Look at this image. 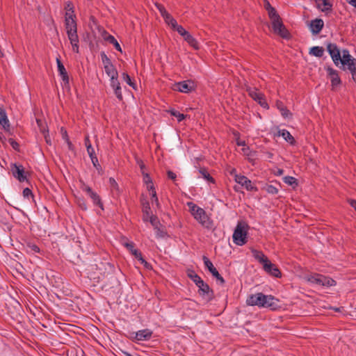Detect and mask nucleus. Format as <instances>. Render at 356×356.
<instances>
[{"mask_svg":"<svg viewBox=\"0 0 356 356\" xmlns=\"http://www.w3.org/2000/svg\"><path fill=\"white\" fill-rule=\"evenodd\" d=\"M277 107L280 110L281 115L284 118H288L291 116V113L283 105L282 102L277 103Z\"/></svg>","mask_w":356,"mask_h":356,"instance_id":"nucleus-31","label":"nucleus"},{"mask_svg":"<svg viewBox=\"0 0 356 356\" xmlns=\"http://www.w3.org/2000/svg\"><path fill=\"white\" fill-rule=\"evenodd\" d=\"M202 259H203L205 267L209 270V271L212 274V275L217 280V281L219 282V283L220 284H223L225 283V280L220 275V274L218 273L217 269L214 267L212 262L206 256H204Z\"/></svg>","mask_w":356,"mask_h":356,"instance_id":"nucleus-10","label":"nucleus"},{"mask_svg":"<svg viewBox=\"0 0 356 356\" xmlns=\"http://www.w3.org/2000/svg\"><path fill=\"white\" fill-rule=\"evenodd\" d=\"M90 159H91V161H92L94 167H95L96 168H98V167L100 166L97 156H93V158H92Z\"/></svg>","mask_w":356,"mask_h":356,"instance_id":"nucleus-57","label":"nucleus"},{"mask_svg":"<svg viewBox=\"0 0 356 356\" xmlns=\"http://www.w3.org/2000/svg\"><path fill=\"white\" fill-rule=\"evenodd\" d=\"M101 35H102V38H103L105 41H106V42H109V43H111L112 41L113 42V40L115 39V38H114L113 35H111V34H109V33H108L106 31H105V30H103V31L101 32Z\"/></svg>","mask_w":356,"mask_h":356,"instance_id":"nucleus-42","label":"nucleus"},{"mask_svg":"<svg viewBox=\"0 0 356 356\" xmlns=\"http://www.w3.org/2000/svg\"><path fill=\"white\" fill-rule=\"evenodd\" d=\"M268 14L271 21L280 17L274 8L271 10H268Z\"/></svg>","mask_w":356,"mask_h":356,"instance_id":"nucleus-46","label":"nucleus"},{"mask_svg":"<svg viewBox=\"0 0 356 356\" xmlns=\"http://www.w3.org/2000/svg\"><path fill=\"white\" fill-rule=\"evenodd\" d=\"M163 18L165 22L168 25L170 26L172 29H173L175 26H177V22L176 19L170 13H168Z\"/></svg>","mask_w":356,"mask_h":356,"instance_id":"nucleus-34","label":"nucleus"},{"mask_svg":"<svg viewBox=\"0 0 356 356\" xmlns=\"http://www.w3.org/2000/svg\"><path fill=\"white\" fill-rule=\"evenodd\" d=\"M234 179L236 183L244 187L248 191H257V188L252 184L251 180L244 175H236Z\"/></svg>","mask_w":356,"mask_h":356,"instance_id":"nucleus-9","label":"nucleus"},{"mask_svg":"<svg viewBox=\"0 0 356 356\" xmlns=\"http://www.w3.org/2000/svg\"><path fill=\"white\" fill-rule=\"evenodd\" d=\"M272 23V27L273 29V31L281 35L282 38H286L288 35V32L286 29H285L282 22L281 21L280 17L278 19H276L275 20L271 21Z\"/></svg>","mask_w":356,"mask_h":356,"instance_id":"nucleus-14","label":"nucleus"},{"mask_svg":"<svg viewBox=\"0 0 356 356\" xmlns=\"http://www.w3.org/2000/svg\"><path fill=\"white\" fill-rule=\"evenodd\" d=\"M352 61H356V59L351 56L348 49H343L342 57L341 56V61H339V64L347 65L348 63H352Z\"/></svg>","mask_w":356,"mask_h":356,"instance_id":"nucleus-26","label":"nucleus"},{"mask_svg":"<svg viewBox=\"0 0 356 356\" xmlns=\"http://www.w3.org/2000/svg\"><path fill=\"white\" fill-rule=\"evenodd\" d=\"M109 187L113 194L118 195L120 193V188L115 179L110 177L108 179Z\"/></svg>","mask_w":356,"mask_h":356,"instance_id":"nucleus-30","label":"nucleus"},{"mask_svg":"<svg viewBox=\"0 0 356 356\" xmlns=\"http://www.w3.org/2000/svg\"><path fill=\"white\" fill-rule=\"evenodd\" d=\"M277 136H282L286 142L291 145H294L296 143L293 136L286 129H280Z\"/></svg>","mask_w":356,"mask_h":356,"instance_id":"nucleus-25","label":"nucleus"},{"mask_svg":"<svg viewBox=\"0 0 356 356\" xmlns=\"http://www.w3.org/2000/svg\"><path fill=\"white\" fill-rule=\"evenodd\" d=\"M172 29L177 31V33L183 38L188 33L182 26L179 25L178 24H177V26H175Z\"/></svg>","mask_w":356,"mask_h":356,"instance_id":"nucleus-45","label":"nucleus"},{"mask_svg":"<svg viewBox=\"0 0 356 356\" xmlns=\"http://www.w3.org/2000/svg\"><path fill=\"white\" fill-rule=\"evenodd\" d=\"M324 49L322 47H313L310 49L309 54L316 56L321 58L323 56Z\"/></svg>","mask_w":356,"mask_h":356,"instance_id":"nucleus-32","label":"nucleus"},{"mask_svg":"<svg viewBox=\"0 0 356 356\" xmlns=\"http://www.w3.org/2000/svg\"><path fill=\"white\" fill-rule=\"evenodd\" d=\"M146 187H147V189L150 192H153V191H155V188H154V184H153V181L151 182V184L148 183V184H146Z\"/></svg>","mask_w":356,"mask_h":356,"instance_id":"nucleus-56","label":"nucleus"},{"mask_svg":"<svg viewBox=\"0 0 356 356\" xmlns=\"http://www.w3.org/2000/svg\"><path fill=\"white\" fill-rule=\"evenodd\" d=\"M149 221L150 222L151 225L154 227V229H155L156 236L158 238H163L165 236V233L159 227L160 222L158 220L157 217L152 216L151 217V220Z\"/></svg>","mask_w":356,"mask_h":356,"instance_id":"nucleus-22","label":"nucleus"},{"mask_svg":"<svg viewBox=\"0 0 356 356\" xmlns=\"http://www.w3.org/2000/svg\"><path fill=\"white\" fill-rule=\"evenodd\" d=\"M350 204L351 205L352 207H353L355 211H356V200H351L350 201Z\"/></svg>","mask_w":356,"mask_h":356,"instance_id":"nucleus-63","label":"nucleus"},{"mask_svg":"<svg viewBox=\"0 0 356 356\" xmlns=\"http://www.w3.org/2000/svg\"><path fill=\"white\" fill-rule=\"evenodd\" d=\"M348 3L353 7L356 8V0H349Z\"/></svg>","mask_w":356,"mask_h":356,"instance_id":"nucleus-64","label":"nucleus"},{"mask_svg":"<svg viewBox=\"0 0 356 356\" xmlns=\"http://www.w3.org/2000/svg\"><path fill=\"white\" fill-rule=\"evenodd\" d=\"M100 56H101L102 63L104 65V67L113 65L112 63L111 59L107 56V55L105 54V52H104V51L101 52Z\"/></svg>","mask_w":356,"mask_h":356,"instance_id":"nucleus-38","label":"nucleus"},{"mask_svg":"<svg viewBox=\"0 0 356 356\" xmlns=\"http://www.w3.org/2000/svg\"><path fill=\"white\" fill-rule=\"evenodd\" d=\"M252 253L254 258L262 265L268 260V257L261 251L252 249Z\"/></svg>","mask_w":356,"mask_h":356,"instance_id":"nucleus-27","label":"nucleus"},{"mask_svg":"<svg viewBox=\"0 0 356 356\" xmlns=\"http://www.w3.org/2000/svg\"><path fill=\"white\" fill-rule=\"evenodd\" d=\"M236 144L238 146H243V147L245 146V142L244 140H237Z\"/></svg>","mask_w":356,"mask_h":356,"instance_id":"nucleus-62","label":"nucleus"},{"mask_svg":"<svg viewBox=\"0 0 356 356\" xmlns=\"http://www.w3.org/2000/svg\"><path fill=\"white\" fill-rule=\"evenodd\" d=\"M174 90L184 93H188L194 90V83L189 80L180 81L175 84Z\"/></svg>","mask_w":356,"mask_h":356,"instance_id":"nucleus-12","label":"nucleus"},{"mask_svg":"<svg viewBox=\"0 0 356 356\" xmlns=\"http://www.w3.org/2000/svg\"><path fill=\"white\" fill-rule=\"evenodd\" d=\"M284 182L289 186L297 185V179L291 176H286L283 178Z\"/></svg>","mask_w":356,"mask_h":356,"instance_id":"nucleus-44","label":"nucleus"},{"mask_svg":"<svg viewBox=\"0 0 356 356\" xmlns=\"http://www.w3.org/2000/svg\"><path fill=\"white\" fill-rule=\"evenodd\" d=\"M104 68L106 74L110 77V80L118 78V72L113 65Z\"/></svg>","mask_w":356,"mask_h":356,"instance_id":"nucleus-29","label":"nucleus"},{"mask_svg":"<svg viewBox=\"0 0 356 356\" xmlns=\"http://www.w3.org/2000/svg\"><path fill=\"white\" fill-rule=\"evenodd\" d=\"M264 188L268 193L271 195H275L278 193V189L275 186L270 184H266Z\"/></svg>","mask_w":356,"mask_h":356,"instance_id":"nucleus-41","label":"nucleus"},{"mask_svg":"<svg viewBox=\"0 0 356 356\" xmlns=\"http://www.w3.org/2000/svg\"><path fill=\"white\" fill-rule=\"evenodd\" d=\"M248 232L246 225L238 222L233 233V242L239 246H242L247 243Z\"/></svg>","mask_w":356,"mask_h":356,"instance_id":"nucleus-4","label":"nucleus"},{"mask_svg":"<svg viewBox=\"0 0 356 356\" xmlns=\"http://www.w3.org/2000/svg\"><path fill=\"white\" fill-rule=\"evenodd\" d=\"M0 125L2 126L5 131H10V124L9 120L6 111L2 107H0Z\"/></svg>","mask_w":356,"mask_h":356,"instance_id":"nucleus-21","label":"nucleus"},{"mask_svg":"<svg viewBox=\"0 0 356 356\" xmlns=\"http://www.w3.org/2000/svg\"><path fill=\"white\" fill-rule=\"evenodd\" d=\"M66 143L67 145V147L70 150H74V145L73 144L71 143V141L70 140L69 138H67V141H66Z\"/></svg>","mask_w":356,"mask_h":356,"instance_id":"nucleus-59","label":"nucleus"},{"mask_svg":"<svg viewBox=\"0 0 356 356\" xmlns=\"http://www.w3.org/2000/svg\"><path fill=\"white\" fill-rule=\"evenodd\" d=\"M264 7L267 11L273 8L268 1L265 3Z\"/></svg>","mask_w":356,"mask_h":356,"instance_id":"nucleus-61","label":"nucleus"},{"mask_svg":"<svg viewBox=\"0 0 356 356\" xmlns=\"http://www.w3.org/2000/svg\"><path fill=\"white\" fill-rule=\"evenodd\" d=\"M326 72L330 79L332 90H334L341 83V81L339 76L338 72L331 67H326Z\"/></svg>","mask_w":356,"mask_h":356,"instance_id":"nucleus-13","label":"nucleus"},{"mask_svg":"<svg viewBox=\"0 0 356 356\" xmlns=\"http://www.w3.org/2000/svg\"><path fill=\"white\" fill-rule=\"evenodd\" d=\"M199 173L207 182L213 184L215 182L214 179L209 175L205 168H200L199 170Z\"/></svg>","mask_w":356,"mask_h":356,"instance_id":"nucleus-33","label":"nucleus"},{"mask_svg":"<svg viewBox=\"0 0 356 356\" xmlns=\"http://www.w3.org/2000/svg\"><path fill=\"white\" fill-rule=\"evenodd\" d=\"M172 116L177 118L178 122H181L184 120L186 115L183 113H180L179 111L172 109L168 111Z\"/></svg>","mask_w":356,"mask_h":356,"instance_id":"nucleus-39","label":"nucleus"},{"mask_svg":"<svg viewBox=\"0 0 356 356\" xmlns=\"http://www.w3.org/2000/svg\"><path fill=\"white\" fill-rule=\"evenodd\" d=\"M81 188L90 197L95 206L99 207L102 210L104 209V204L100 196L95 191H94L91 187L85 183H82Z\"/></svg>","mask_w":356,"mask_h":356,"instance_id":"nucleus-6","label":"nucleus"},{"mask_svg":"<svg viewBox=\"0 0 356 356\" xmlns=\"http://www.w3.org/2000/svg\"><path fill=\"white\" fill-rule=\"evenodd\" d=\"M85 145L86 148H88V145H92L88 136L85 137Z\"/></svg>","mask_w":356,"mask_h":356,"instance_id":"nucleus-60","label":"nucleus"},{"mask_svg":"<svg viewBox=\"0 0 356 356\" xmlns=\"http://www.w3.org/2000/svg\"><path fill=\"white\" fill-rule=\"evenodd\" d=\"M188 276L195 282L196 285H197L202 280V279L193 270L188 272Z\"/></svg>","mask_w":356,"mask_h":356,"instance_id":"nucleus-40","label":"nucleus"},{"mask_svg":"<svg viewBox=\"0 0 356 356\" xmlns=\"http://www.w3.org/2000/svg\"><path fill=\"white\" fill-rule=\"evenodd\" d=\"M315 1L317 3L318 7L323 11L327 10L331 8L332 6L329 3L327 0H315Z\"/></svg>","mask_w":356,"mask_h":356,"instance_id":"nucleus-35","label":"nucleus"},{"mask_svg":"<svg viewBox=\"0 0 356 356\" xmlns=\"http://www.w3.org/2000/svg\"><path fill=\"white\" fill-rule=\"evenodd\" d=\"M136 163L139 165L140 168L141 173L143 174V171H145V165L144 164L143 161L141 159H137Z\"/></svg>","mask_w":356,"mask_h":356,"instance_id":"nucleus-54","label":"nucleus"},{"mask_svg":"<svg viewBox=\"0 0 356 356\" xmlns=\"http://www.w3.org/2000/svg\"><path fill=\"white\" fill-rule=\"evenodd\" d=\"M110 85L112 88L114 90L115 95L117 98L120 100L122 99V94L121 90L120 83L118 81V78H115V79L110 80Z\"/></svg>","mask_w":356,"mask_h":356,"instance_id":"nucleus-23","label":"nucleus"},{"mask_svg":"<svg viewBox=\"0 0 356 356\" xmlns=\"http://www.w3.org/2000/svg\"><path fill=\"white\" fill-rule=\"evenodd\" d=\"M23 195L24 197L29 198L30 197H33V193L29 188H26L23 190Z\"/></svg>","mask_w":356,"mask_h":356,"instance_id":"nucleus-51","label":"nucleus"},{"mask_svg":"<svg viewBox=\"0 0 356 356\" xmlns=\"http://www.w3.org/2000/svg\"><path fill=\"white\" fill-rule=\"evenodd\" d=\"M152 331L149 329H143L135 332L134 339L136 341H147L152 336Z\"/></svg>","mask_w":356,"mask_h":356,"instance_id":"nucleus-18","label":"nucleus"},{"mask_svg":"<svg viewBox=\"0 0 356 356\" xmlns=\"http://www.w3.org/2000/svg\"><path fill=\"white\" fill-rule=\"evenodd\" d=\"M10 171L13 176L19 182H24L27 180V177L22 165L11 163Z\"/></svg>","mask_w":356,"mask_h":356,"instance_id":"nucleus-8","label":"nucleus"},{"mask_svg":"<svg viewBox=\"0 0 356 356\" xmlns=\"http://www.w3.org/2000/svg\"><path fill=\"white\" fill-rule=\"evenodd\" d=\"M275 298L270 295H265L262 293H257L250 295L246 300L250 306H258L259 307L275 309Z\"/></svg>","mask_w":356,"mask_h":356,"instance_id":"nucleus-2","label":"nucleus"},{"mask_svg":"<svg viewBox=\"0 0 356 356\" xmlns=\"http://www.w3.org/2000/svg\"><path fill=\"white\" fill-rule=\"evenodd\" d=\"M26 252L29 253H38L40 252V248L32 243H28L26 246Z\"/></svg>","mask_w":356,"mask_h":356,"instance_id":"nucleus-37","label":"nucleus"},{"mask_svg":"<svg viewBox=\"0 0 356 356\" xmlns=\"http://www.w3.org/2000/svg\"><path fill=\"white\" fill-rule=\"evenodd\" d=\"M327 49L334 65L338 66L339 61H341V53L337 45L333 43H329L327 46Z\"/></svg>","mask_w":356,"mask_h":356,"instance_id":"nucleus-11","label":"nucleus"},{"mask_svg":"<svg viewBox=\"0 0 356 356\" xmlns=\"http://www.w3.org/2000/svg\"><path fill=\"white\" fill-rule=\"evenodd\" d=\"M155 6L159 10L162 17H163L165 15H166L168 13L163 5L156 3Z\"/></svg>","mask_w":356,"mask_h":356,"instance_id":"nucleus-47","label":"nucleus"},{"mask_svg":"<svg viewBox=\"0 0 356 356\" xmlns=\"http://www.w3.org/2000/svg\"><path fill=\"white\" fill-rule=\"evenodd\" d=\"M143 181L144 182L145 184H151V182L152 181V179L151 178V177L149 176V175L145 171H143Z\"/></svg>","mask_w":356,"mask_h":356,"instance_id":"nucleus-48","label":"nucleus"},{"mask_svg":"<svg viewBox=\"0 0 356 356\" xmlns=\"http://www.w3.org/2000/svg\"><path fill=\"white\" fill-rule=\"evenodd\" d=\"M124 81L133 88H136V84L132 81L130 76L127 73H122V74Z\"/></svg>","mask_w":356,"mask_h":356,"instance_id":"nucleus-43","label":"nucleus"},{"mask_svg":"<svg viewBox=\"0 0 356 356\" xmlns=\"http://www.w3.org/2000/svg\"><path fill=\"white\" fill-rule=\"evenodd\" d=\"M64 26L72 51L78 54L79 52V38L77 33V23L74 10L65 11Z\"/></svg>","mask_w":356,"mask_h":356,"instance_id":"nucleus-1","label":"nucleus"},{"mask_svg":"<svg viewBox=\"0 0 356 356\" xmlns=\"http://www.w3.org/2000/svg\"><path fill=\"white\" fill-rule=\"evenodd\" d=\"M143 220L145 222L150 220L151 217L155 216L154 215L152 214L151 208L148 202L143 203Z\"/></svg>","mask_w":356,"mask_h":356,"instance_id":"nucleus-24","label":"nucleus"},{"mask_svg":"<svg viewBox=\"0 0 356 356\" xmlns=\"http://www.w3.org/2000/svg\"><path fill=\"white\" fill-rule=\"evenodd\" d=\"M199 289V293L202 296H207L209 298H210L212 295L213 292L210 289L209 286L205 283L203 280L197 284L196 285Z\"/></svg>","mask_w":356,"mask_h":356,"instance_id":"nucleus-20","label":"nucleus"},{"mask_svg":"<svg viewBox=\"0 0 356 356\" xmlns=\"http://www.w3.org/2000/svg\"><path fill=\"white\" fill-rule=\"evenodd\" d=\"M87 152L90 156V159L93 158V156H97L95 149L92 147V145H88V148H86Z\"/></svg>","mask_w":356,"mask_h":356,"instance_id":"nucleus-50","label":"nucleus"},{"mask_svg":"<svg viewBox=\"0 0 356 356\" xmlns=\"http://www.w3.org/2000/svg\"><path fill=\"white\" fill-rule=\"evenodd\" d=\"M263 268L266 273L275 277H281V272L276 265L271 263L268 259L266 263L263 264Z\"/></svg>","mask_w":356,"mask_h":356,"instance_id":"nucleus-15","label":"nucleus"},{"mask_svg":"<svg viewBox=\"0 0 356 356\" xmlns=\"http://www.w3.org/2000/svg\"><path fill=\"white\" fill-rule=\"evenodd\" d=\"M167 174H168V177L170 179L175 180L176 177H177V175H176V174L175 172H173L171 170H169V171H168Z\"/></svg>","mask_w":356,"mask_h":356,"instance_id":"nucleus-58","label":"nucleus"},{"mask_svg":"<svg viewBox=\"0 0 356 356\" xmlns=\"http://www.w3.org/2000/svg\"><path fill=\"white\" fill-rule=\"evenodd\" d=\"M123 245L131 252L133 255L135 256L137 259L140 261L142 264H143L145 267L148 266V263L143 259L142 254L134 248V243L133 242H127Z\"/></svg>","mask_w":356,"mask_h":356,"instance_id":"nucleus-16","label":"nucleus"},{"mask_svg":"<svg viewBox=\"0 0 356 356\" xmlns=\"http://www.w3.org/2000/svg\"><path fill=\"white\" fill-rule=\"evenodd\" d=\"M307 280L309 282L322 286H332L337 284L335 280L332 278L321 275V274H314L307 276Z\"/></svg>","mask_w":356,"mask_h":356,"instance_id":"nucleus-5","label":"nucleus"},{"mask_svg":"<svg viewBox=\"0 0 356 356\" xmlns=\"http://www.w3.org/2000/svg\"><path fill=\"white\" fill-rule=\"evenodd\" d=\"M186 205L188 207L190 213L196 221L207 229L211 228L213 222L202 208L198 207L193 202H188Z\"/></svg>","mask_w":356,"mask_h":356,"instance_id":"nucleus-3","label":"nucleus"},{"mask_svg":"<svg viewBox=\"0 0 356 356\" xmlns=\"http://www.w3.org/2000/svg\"><path fill=\"white\" fill-rule=\"evenodd\" d=\"M110 44H112L117 51L120 52L122 51L120 44L118 43L115 38L113 40V42L112 41Z\"/></svg>","mask_w":356,"mask_h":356,"instance_id":"nucleus-53","label":"nucleus"},{"mask_svg":"<svg viewBox=\"0 0 356 356\" xmlns=\"http://www.w3.org/2000/svg\"><path fill=\"white\" fill-rule=\"evenodd\" d=\"M247 91L250 97H251L255 102H258L261 107L268 108V104L264 99V95L257 88H248Z\"/></svg>","mask_w":356,"mask_h":356,"instance_id":"nucleus-7","label":"nucleus"},{"mask_svg":"<svg viewBox=\"0 0 356 356\" xmlns=\"http://www.w3.org/2000/svg\"><path fill=\"white\" fill-rule=\"evenodd\" d=\"M323 26V20L321 19L316 18L311 21L309 24V29L313 34L316 35L321 31Z\"/></svg>","mask_w":356,"mask_h":356,"instance_id":"nucleus-17","label":"nucleus"},{"mask_svg":"<svg viewBox=\"0 0 356 356\" xmlns=\"http://www.w3.org/2000/svg\"><path fill=\"white\" fill-rule=\"evenodd\" d=\"M150 196H151V199H152V202H154L156 204V207H159L160 204H159V199L157 197L156 191L150 193Z\"/></svg>","mask_w":356,"mask_h":356,"instance_id":"nucleus-49","label":"nucleus"},{"mask_svg":"<svg viewBox=\"0 0 356 356\" xmlns=\"http://www.w3.org/2000/svg\"><path fill=\"white\" fill-rule=\"evenodd\" d=\"M65 11L74 10V5L71 1H67L65 6Z\"/></svg>","mask_w":356,"mask_h":356,"instance_id":"nucleus-52","label":"nucleus"},{"mask_svg":"<svg viewBox=\"0 0 356 356\" xmlns=\"http://www.w3.org/2000/svg\"><path fill=\"white\" fill-rule=\"evenodd\" d=\"M184 40L193 49H199V43L197 40L188 32L187 35L184 37Z\"/></svg>","mask_w":356,"mask_h":356,"instance_id":"nucleus-28","label":"nucleus"},{"mask_svg":"<svg viewBox=\"0 0 356 356\" xmlns=\"http://www.w3.org/2000/svg\"><path fill=\"white\" fill-rule=\"evenodd\" d=\"M347 69L351 73L353 80L356 82V60L348 63V65H347Z\"/></svg>","mask_w":356,"mask_h":356,"instance_id":"nucleus-36","label":"nucleus"},{"mask_svg":"<svg viewBox=\"0 0 356 356\" xmlns=\"http://www.w3.org/2000/svg\"><path fill=\"white\" fill-rule=\"evenodd\" d=\"M9 143L10 144V145L12 146V147L14 149H15V150L18 149L19 144L15 140H14L13 138L9 139Z\"/></svg>","mask_w":356,"mask_h":356,"instance_id":"nucleus-55","label":"nucleus"},{"mask_svg":"<svg viewBox=\"0 0 356 356\" xmlns=\"http://www.w3.org/2000/svg\"><path fill=\"white\" fill-rule=\"evenodd\" d=\"M56 60L58 72L59 73V75L60 76L63 81L65 83H69V76H68L67 72L65 68V66L63 65V64L62 63V62L60 59V57L59 56L57 57Z\"/></svg>","mask_w":356,"mask_h":356,"instance_id":"nucleus-19","label":"nucleus"}]
</instances>
